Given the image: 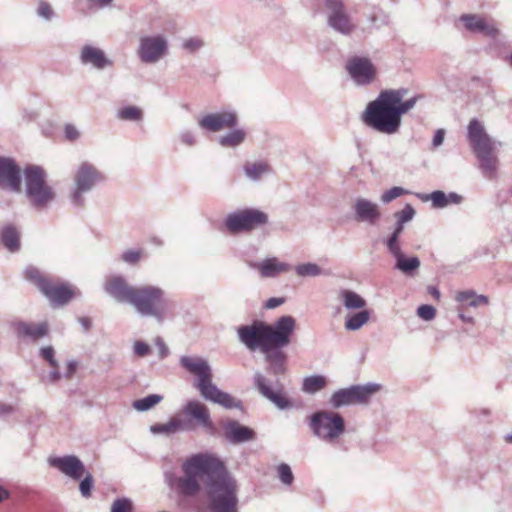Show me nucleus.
<instances>
[{
  "mask_svg": "<svg viewBox=\"0 0 512 512\" xmlns=\"http://www.w3.org/2000/svg\"><path fill=\"white\" fill-rule=\"evenodd\" d=\"M295 329V318L284 315L272 324L254 320L251 324L241 325L237 335L249 351L259 350L268 364L267 372L278 376L286 372L287 354L283 348L291 343Z\"/></svg>",
  "mask_w": 512,
  "mask_h": 512,
  "instance_id": "nucleus-1",
  "label": "nucleus"
},
{
  "mask_svg": "<svg viewBox=\"0 0 512 512\" xmlns=\"http://www.w3.org/2000/svg\"><path fill=\"white\" fill-rule=\"evenodd\" d=\"M203 485L212 512H237V482L223 461L213 454Z\"/></svg>",
  "mask_w": 512,
  "mask_h": 512,
  "instance_id": "nucleus-2",
  "label": "nucleus"
},
{
  "mask_svg": "<svg viewBox=\"0 0 512 512\" xmlns=\"http://www.w3.org/2000/svg\"><path fill=\"white\" fill-rule=\"evenodd\" d=\"M399 98L396 93H388L387 89L379 93L377 98L368 103L362 121L371 129L385 135L399 132L402 120L396 109Z\"/></svg>",
  "mask_w": 512,
  "mask_h": 512,
  "instance_id": "nucleus-3",
  "label": "nucleus"
},
{
  "mask_svg": "<svg viewBox=\"0 0 512 512\" xmlns=\"http://www.w3.org/2000/svg\"><path fill=\"white\" fill-rule=\"evenodd\" d=\"M179 362L181 367L196 378L194 386L205 400L228 409L238 407L230 394L221 391L212 382V369L206 359L199 356H181Z\"/></svg>",
  "mask_w": 512,
  "mask_h": 512,
  "instance_id": "nucleus-4",
  "label": "nucleus"
},
{
  "mask_svg": "<svg viewBox=\"0 0 512 512\" xmlns=\"http://www.w3.org/2000/svg\"><path fill=\"white\" fill-rule=\"evenodd\" d=\"M467 136L482 174L487 179H494L498 167V158L495 155L496 141L487 134L484 125L477 119L469 122Z\"/></svg>",
  "mask_w": 512,
  "mask_h": 512,
  "instance_id": "nucleus-5",
  "label": "nucleus"
},
{
  "mask_svg": "<svg viewBox=\"0 0 512 512\" xmlns=\"http://www.w3.org/2000/svg\"><path fill=\"white\" fill-rule=\"evenodd\" d=\"M211 454L197 453L187 458L182 464L183 476L173 482L175 491L184 497H193L201 490L199 479L207 476Z\"/></svg>",
  "mask_w": 512,
  "mask_h": 512,
  "instance_id": "nucleus-6",
  "label": "nucleus"
},
{
  "mask_svg": "<svg viewBox=\"0 0 512 512\" xmlns=\"http://www.w3.org/2000/svg\"><path fill=\"white\" fill-rule=\"evenodd\" d=\"M25 193L30 205L37 211L47 209L54 201L56 193L46 183L45 170L37 165L27 166L24 170Z\"/></svg>",
  "mask_w": 512,
  "mask_h": 512,
  "instance_id": "nucleus-7",
  "label": "nucleus"
},
{
  "mask_svg": "<svg viewBox=\"0 0 512 512\" xmlns=\"http://www.w3.org/2000/svg\"><path fill=\"white\" fill-rule=\"evenodd\" d=\"M130 305L142 316L155 318L162 322L169 309L165 292L157 286H142L135 288Z\"/></svg>",
  "mask_w": 512,
  "mask_h": 512,
  "instance_id": "nucleus-8",
  "label": "nucleus"
},
{
  "mask_svg": "<svg viewBox=\"0 0 512 512\" xmlns=\"http://www.w3.org/2000/svg\"><path fill=\"white\" fill-rule=\"evenodd\" d=\"M269 216L256 208H245L232 212L225 218L224 224L231 234L251 232L267 225Z\"/></svg>",
  "mask_w": 512,
  "mask_h": 512,
  "instance_id": "nucleus-9",
  "label": "nucleus"
},
{
  "mask_svg": "<svg viewBox=\"0 0 512 512\" xmlns=\"http://www.w3.org/2000/svg\"><path fill=\"white\" fill-rule=\"evenodd\" d=\"M310 427L314 434L328 442L338 439L345 431L343 417L335 412L319 411L312 415Z\"/></svg>",
  "mask_w": 512,
  "mask_h": 512,
  "instance_id": "nucleus-10",
  "label": "nucleus"
},
{
  "mask_svg": "<svg viewBox=\"0 0 512 512\" xmlns=\"http://www.w3.org/2000/svg\"><path fill=\"white\" fill-rule=\"evenodd\" d=\"M380 388L381 385L377 383L352 385L334 392L331 396L330 403L334 408L353 404H364L367 403Z\"/></svg>",
  "mask_w": 512,
  "mask_h": 512,
  "instance_id": "nucleus-11",
  "label": "nucleus"
},
{
  "mask_svg": "<svg viewBox=\"0 0 512 512\" xmlns=\"http://www.w3.org/2000/svg\"><path fill=\"white\" fill-rule=\"evenodd\" d=\"M103 180L102 174L88 162L82 163L75 174V190L71 195V201L76 206L84 204L83 194L91 191L99 182Z\"/></svg>",
  "mask_w": 512,
  "mask_h": 512,
  "instance_id": "nucleus-12",
  "label": "nucleus"
},
{
  "mask_svg": "<svg viewBox=\"0 0 512 512\" xmlns=\"http://www.w3.org/2000/svg\"><path fill=\"white\" fill-rule=\"evenodd\" d=\"M253 383L257 391L279 409H286L291 406L290 401L282 394V384L278 379L273 380L256 371L253 376Z\"/></svg>",
  "mask_w": 512,
  "mask_h": 512,
  "instance_id": "nucleus-13",
  "label": "nucleus"
},
{
  "mask_svg": "<svg viewBox=\"0 0 512 512\" xmlns=\"http://www.w3.org/2000/svg\"><path fill=\"white\" fill-rule=\"evenodd\" d=\"M168 42L163 35L144 36L140 38L137 55L143 63L154 64L165 56Z\"/></svg>",
  "mask_w": 512,
  "mask_h": 512,
  "instance_id": "nucleus-14",
  "label": "nucleus"
},
{
  "mask_svg": "<svg viewBox=\"0 0 512 512\" xmlns=\"http://www.w3.org/2000/svg\"><path fill=\"white\" fill-rule=\"evenodd\" d=\"M325 7L328 11V24L332 29L343 35L354 32L356 25L347 14L341 0H326Z\"/></svg>",
  "mask_w": 512,
  "mask_h": 512,
  "instance_id": "nucleus-15",
  "label": "nucleus"
},
{
  "mask_svg": "<svg viewBox=\"0 0 512 512\" xmlns=\"http://www.w3.org/2000/svg\"><path fill=\"white\" fill-rule=\"evenodd\" d=\"M238 123L237 114L232 110H222L207 113L201 116L197 124L206 132L216 133L225 129H232Z\"/></svg>",
  "mask_w": 512,
  "mask_h": 512,
  "instance_id": "nucleus-16",
  "label": "nucleus"
},
{
  "mask_svg": "<svg viewBox=\"0 0 512 512\" xmlns=\"http://www.w3.org/2000/svg\"><path fill=\"white\" fill-rule=\"evenodd\" d=\"M351 210L353 212V219L358 223H366L374 226L381 219L380 207L376 202H373L365 197H356L352 203Z\"/></svg>",
  "mask_w": 512,
  "mask_h": 512,
  "instance_id": "nucleus-17",
  "label": "nucleus"
},
{
  "mask_svg": "<svg viewBox=\"0 0 512 512\" xmlns=\"http://www.w3.org/2000/svg\"><path fill=\"white\" fill-rule=\"evenodd\" d=\"M346 70L358 85L370 84L375 77V67L367 57L354 56L346 63Z\"/></svg>",
  "mask_w": 512,
  "mask_h": 512,
  "instance_id": "nucleus-18",
  "label": "nucleus"
},
{
  "mask_svg": "<svg viewBox=\"0 0 512 512\" xmlns=\"http://www.w3.org/2000/svg\"><path fill=\"white\" fill-rule=\"evenodd\" d=\"M49 464L74 480H80L85 474L83 462L75 455L50 458Z\"/></svg>",
  "mask_w": 512,
  "mask_h": 512,
  "instance_id": "nucleus-19",
  "label": "nucleus"
},
{
  "mask_svg": "<svg viewBox=\"0 0 512 512\" xmlns=\"http://www.w3.org/2000/svg\"><path fill=\"white\" fill-rule=\"evenodd\" d=\"M79 61L82 65L90 66L96 70H104L113 65V61L106 56L102 49L90 44L81 48Z\"/></svg>",
  "mask_w": 512,
  "mask_h": 512,
  "instance_id": "nucleus-20",
  "label": "nucleus"
},
{
  "mask_svg": "<svg viewBox=\"0 0 512 512\" xmlns=\"http://www.w3.org/2000/svg\"><path fill=\"white\" fill-rule=\"evenodd\" d=\"M224 437L231 444L253 441L256 433L253 429L240 424L236 420H228L223 424Z\"/></svg>",
  "mask_w": 512,
  "mask_h": 512,
  "instance_id": "nucleus-21",
  "label": "nucleus"
},
{
  "mask_svg": "<svg viewBox=\"0 0 512 512\" xmlns=\"http://www.w3.org/2000/svg\"><path fill=\"white\" fill-rule=\"evenodd\" d=\"M183 413L194 419L202 428L213 434L215 426L210 418L208 408L198 400H191L183 407Z\"/></svg>",
  "mask_w": 512,
  "mask_h": 512,
  "instance_id": "nucleus-22",
  "label": "nucleus"
},
{
  "mask_svg": "<svg viewBox=\"0 0 512 512\" xmlns=\"http://www.w3.org/2000/svg\"><path fill=\"white\" fill-rule=\"evenodd\" d=\"M20 168L13 159L0 156V185L18 192L20 190Z\"/></svg>",
  "mask_w": 512,
  "mask_h": 512,
  "instance_id": "nucleus-23",
  "label": "nucleus"
},
{
  "mask_svg": "<svg viewBox=\"0 0 512 512\" xmlns=\"http://www.w3.org/2000/svg\"><path fill=\"white\" fill-rule=\"evenodd\" d=\"M10 327L19 339L37 341L45 337L48 333L47 323L34 324L21 320H13L10 322Z\"/></svg>",
  "mask_w": 512,
  "mask_h": 512,
  "instance_id": "nucleus-24",
  "label": "nucleus"
},
{
  "mask_svg": "<svg viewBox=\"0 0 512 512\" xmlns=\"http://www.w3.org/2000/svg\"><path fill=\"white\" fill-rule=\"evenodd\" d=\"M136 287L129 286L126 280L121 276H113L109 278L104 286L108 295L118 302L130 304L131 298Z\"/></svg>",
  "mask_w": 512,
  "mask_h": 512,
  "instance_id": "nucleus-25",
  "label": "nucleus"
},
{
  "mask_svg": "<svg viewBox=\"0 0 512 512\" xmlns=\"http://www.w3.org/2000/svg\"><path fill=\"white\" fill-rule=\"evenodd\" d=\"M41 292L52 305H64L74 296V291L66 284H54L51 281L41 283Z\"/></svg>",
  "mask_w": 512,
  "mask_h": 512,
  "instance_id": "nucleus-26",
  "label": "nucleus"
},
{
  "mask_svg": "<svg viewBox=\"0 0 512 512\" xmlns=\"http://www.w3.org/2000/svg\"><path fill=\"white\" fill-rule=\"evenodd\" d=\"M417 196L424 202L430 200L432 202V207L435 209L445 208L449 205H459L463 201L462 195L456 192L446 194L441 190L433 191L430 194H418Z\"/></svg>",
  "mask_w": 512,
  "mask_h": 512,
  "instance_id": "nucleus-27",
  "label": "nucleus"
},
{
  "mask_svg": "<svg viewBox=\"0 0 512 512\" xmlns=\"http://www.w3.org/2000/svg\"><path fill=\"white\" fill-rule=\"evenodd\" d=\"M258 269L261 277L263 278H274L282 273H287L292 269V266L288 263L281 262L276 257H271L263 260L260 263L252 265Z\"/></svg>",
  "mask_w": 512,
  "mask_h": 512,
  "instance_id": "nucleus-28",
  "label": "nucleus"
},
{
  "mask_svg": "<svg viewBox=\"0 0 512 512\" xmlns=\"http://www.w3.org/2000/svg\"><path fill=\"white\" fill-rule=\"evenodd\" d=\"M460 20L464 23L465 28L473 33H483L486 35H492L495 29L488 25L484 19L477 15H462Z\"/></svg>",
  "mask_w": 512,
  "mask_h": 512,
  "instance_id": "nucleus-29",
  "label": "nucleus"
},
{
  "mask_svg": "<svg viewBox=\"0 0 512 512\" xmlns=\"http://www.w3.org/2000/svg\"><path fill=\"white\" fill-rule=\"evenodd\" d=\"M245 176L251 181H259L271 172L270 165L265 161L247 162L243 166Z\"/></svg>",
  "mask_w": 512,
  "mask_h": 512,
  "instance_id": "nucleus-30",
  "label": "nucleus"
},
{
  "mask_svg": "<svg viewBox=\"0 0 512 512\" xmlns=\"http://www.w3.org/2000/svg\"><path fill=\"white\" fill-rule=\"evenodd\" d=\"M387 91H388V93L398 94L399 101L396 104V109H397L401 119L404 114H406L411 109H413L415 107V105L417 104V102L423 98L422 95H415L407 100H404V97L407 94V89H404V88L387 89Z\"/></svg>",
  "mask_w": 512,
  "mask_h": 512,
  "instance_id": "nucleus-31",
  "label": "nucleus"
},
{
  "mask_svg": "<svg viewBox=\"0 0 512 512\" xmlns=\"http://www.w3.org/2000/svg\"><path fill=\"white\" fill-rule=\"evenodd\" d=\"M1 241L10 252H16L20 249V233L13 225L3 227Z\"/></svg>",
  "mask_w": 512,
  "mask_h": 512,
  "instance_id": "nucleus-32",
  "label": "nucleus"
},
{
  "mask_svg": "<svg viewBox=\"0 0 512 512\" xmlns=\"http://www.w3.org/2000/svg\"><path fill=\"white\" fill-rule=\"evenodd\" d=\"M339 296L344 307L348 310H364L363 308L366 306L365 299L352 290L343 289Z\"/></svg>",
  "mask_w": 512,
  "mask_h": 512,
  "instance_id": "nucleus-33",
  "label": "nucleus"
},
{
  "mask_svg": "<svg viewBox=\"0 0 512 512\" xmlns=\"http://www.w3.org/2000/svg\"><path fill=\"white\" fill-rule=\"evenodd\" d=\"M185 422L178 417L171 418L167 423L155 424L150 427V431L154 434H174L180 430H186Z\"/></svg>",
  "mask_w": 512,
  "mask_h": 512,
  "instance_id": "nucleus-34",
  "label": "nucleus"
},
{
  "mask_svg": "<svg viewBox=\"0 0 512 512\" xmlns=\"http://www.w3.org/2000/svg\"><path fill=\"white\" fill-rule=\"evenodd\" d=\"M246 139V132L243 129H233L220 136L218 143L224 148H235L241 145Z\"/></svg>",
  "mask_w": 512,
  "mask_h": 512,
  "instance_id": "nucleus-35",
  "label": "nucleus"
},
{
  "mask_svg": "<svg viewBox=\"0 0 512 512\" xmlns=\"http://www.w3.org/2000/svg\"><path fill=\"white\" fill-rule=\"evenodd\" d=\"M369 318L370 313L368 310H360L357 313L346 316L344 327L348 331H357L369 321Z\"/></svg>",
  "mask_w": 512,
  "mask_h": 512,
  "instance_id": "nucleus-36",
  "label": "nucleus"
},
{
  "mask_svg": "<svg viewBox=\"0 0 512 512\" xmlns=\"http://www.w3.org/2000/svg\"><path fill=\"white\" fill-rule=\"evenodd\" d=\"M456 300L462 303H466L471 307H477L480 305L488 304V297L485 295H477L472 290L461 291L457 294Z\"/></svg>",
  "mask_w": 512,
  "mask_h": 512,
  "instance_id": "nucleus-37",
  "label": "nucleus"
},
{
  "mask_svg": "<svg viewBox=\"0 0 512 512\" xmlns=\"http://www.w3.org/2000/svg\"><path fill=\"white\" fill-rule=\"evenodd\" d=\"M327 384L326 378L321 375H312L304 378L302 390L308 394H314L322 390Z\"/></svg>",
  "mask_w": 512,
  "mask_h": 512,
  "instance_id": "nucleus-38",
  "label": "nucleus"
},
{
  "mask_svg": "<svg viewBox=\"0 0 512 512\" xmlns=\"http://www.w3.org/2000/svg\"><path fill=\"white\" fill-rule=\"evenodd\" d=\"M294 270L300 277H317L328 274L318 264L312 262L298 264L295 266Z\"/></svg>",
  "mask_w": 512,
  "mask_h": 512,
  "instance_id": "nucleus-39",
  "label": "nucleus"
},
{
  "mask_svg": "<svg viewBox=\"0 0 512 512\" xmlns=\"http://www.w3.org/2000/svg\"><path fill=\"white\" fill-rule=\"evenodd\" d=\"M420 264L421 263L418 257L413 256L407 258L403 254L396 260L395 268L406 275H412V273L420 267Z\"/></svg>",
  "mask_w": 512,
  "mask_h": 512,
  "instance_id": "nucleus-40",
  "label": "nucleus"
},
{
  "mask_svg": "<svg viewBox=\"0 0 512 512\" xmlns=\"http://www.w3.org/2000/svg\"><path fill=\"white\" fill-rule=\"evenodd\" d=\"M162 398L163 397L161 395L150 394L144 398L135 400L133 402V407L140 412L148 411L156 404L160 403Z\"/></svg>",
  "mask_w": 512,
  "mask_h": 512,
  "instance_id": "nucleus-41",
  "label": "nucleus"
},
{
  "mask_svg": "<svg viewBox=\"0 0 512 512\" xmlns=\"http://www.w3.org/2000/svg\"><path fill=\"white\" fill-rule=\"evenodd\" d=\"M118 118L127 121H139L142 119V111L136 106H128L118 112Z\"/></svg>",
  "mask_w": 512,
  "mask_h": 512,
  "instance_id": "nucleus-42",
  "label": "nucleus"
},
{
  "mask_svg": "<svg viewBox=\"0 0 512 512\" xmlns=\"http://www.w3.org/2000/svg\"><path fill=\"white\" fill-rule=\"evenodd\" d=\"M36 14L38 17L44 19L45 21H50L54 18L55 12L52 6L44 0H40L36 9Z\"/></svg>",
  "mask_w": 512,
  "mask_h": 512,
  "instance_id": "nucleus-43",
  "label": "nucleus"
},
{
  "mask_svg": "<svg viewBox=\"0 0 512 512\" xmlns=\"http://www.w3.org/2000/svg\"><path fill=\"white\" fill-rule=\"evenodd\" d=\"M111 512H133V503L129 498H117L111 505Z\"/></svg>",
  "mask_w": 512,
  "mask_h": 512,
  "instance_id": "nucleus-44",
  "label": "nucleus"
},
{
  "mask_svg": "<svg viewBox=\"0 0 512 512\" xmlns=\"http://www.w3.org/2000/svg\"><path fill=\"white\" fill-rule=\"evenodd\" d=\"M277 474H278L280 481L284 485L289 486L293 483L294 475H293L292 470L288 464L282 463V464L278 465Z\"/></svg>",
  "mask_w": 512,
  "mask_h": 512,
  "instance_id": "nucleus-45",
  "label": "nucleus"
},
{
  "mask_svg": "<svg viewBox=\"0 0 512 512\" xmlns=\"http://www.w3.org/2000/svg\"><path fill=\"white\" fill-rule=\"evenodd\" d=\"M25 277L35 283L39 290L41 291V283L48 282L49 280L45 278L41 272L35 267H27L25 269Z\"/></svg>",
  "mask_w": 512,
  "mask_h": 512,
  "instance_id": "nucleus-46",
  "label": "nucleus"
},
{
  "mask_svg": "<svg viewBox=\"0 0 512 512\" xmlns=\"http://www.w3.org/2000/svg\"><path fill=\"white\" fill-rule=\"evenodd\" d=\"M406 193H407V191L404 188L395 186V187H392L389 190L385 191L381 195L380 200L383 203L387 204Z\"/></svg>",
  "mask_w": 512,
  "mask_h": 512,
  "instance_id": "nucleus-47",
  "label": "nucleus"
},
{
  "mask_svg": "<svg viewBox=\"0 0 512 512\" xmlns=\"http://www.w3.org/2000/svg\"><path fill=\"white\" fill-rule=\"evenodd\" d=\"M93 486H94L93 476L91 475L90 472H87L79 485L81 495L85 498L90 497L91 490H92Z\"/></svg>",
  "mask_w": 512,
  "mask_h": 512,
  "instance_id": "nucleus-48",
  "label": "nucleus"
},
{
  "mask_svg": "<svg viewBox=\"0 0 512 512\" xmlns=\"http://www.w3.org/2000/svg\"><path fill=\"white\" fill-rule=\"evenodd\" d=\"M415 215V210L410 204H406L405 207L395 213V218L398 222L406 224L411 221Z\"/></svg>",
  "mask_w": 512,
  "mask_h": 512,
  "instance_id": "nucleus-49",
  "label": "nucleus"
},
{
  "mask_svg": "<svg viewBox=\"0 0 512 512\" xmlns=\"http://www.w3.org/2000/svg\"><path fill=\"white\" fill-rule=\"evenodd\" d=\"M204 45L205 42L203 39L199 37H190L183 42L182 47L188 52L193 53L204 47Z\"/></svg>",
  "mask_w": 512,
  "mask_h": 512,
  "instance_id": "nucleus-50",
  "label": "nucleus"
},
{
  "mask_svg": "<svg viewBox=\"0 0 512 512\" xmlns=\"http://www.w3.org/2000/svg\"><path fill=\"white\" fill-rule=\"evenodd\" d=\"M417 315L425 321H431L435 318L436 309L428 304H424L418 307Z\"/></svg>",
  "mask_w": 512,
  "mask_h": 512,
  "instance_id": "nucleus-51",
  "label": "nucleus"
},
{
  "mask_svg": "<svg viewBox=\"0 0 512 512\" xmlns=\"http://www.w3.org/2000/svg\"><path fill=\"white\" fill-rule=\"evenodd\" d=\"M55 351L52 346H46L40 349V356L45 359L52 368H58V361L54 357Z\"/></svg>",
  "mask_w": 512,
  "mask_h": 512,
  "instance_id": "nucleus-52",
  "label": "nucleus"
},
{
  "mask_svg": "<svg viewBox=\"0 0 512 512\" xmlns=\"http://www.w3.org/2000/svg\"><path fill=\"white\" fill-rule=\"evenodd\" d=\"M141 256V250H127L122 254L121 258L124 262L128 264H136L141 259Z\"/></svg>",
  "mask_w": 512,
  "mask_h": 512,
  "instance_id": "nucleus-53",
  "label": "nucleus"
},
{
  "mask_svg": "<svg viewBox=\"0 0 512 512\" xmlns=\"http://www.w3.org/2000/svg\"><path fill=\"white\" fill-rule=\"evenodd\" d=\"M134 354L138 357H146L150 354V346L143 341H136L133 345Z\"/></svg>",
  "mask_w": 512,
  "mask_h": 512,
  "instance_id": "nucleus-54",
  "label": "nucleus"
},
{
  "mask_svg": "<svg viewBox=\"0 0 512 512\" xmlns=\"http://www.w3.org/2000/svg\"><path fill=\"white\" fill-rule=\"evenodd\" d=\"M65 138L69 141H76L80 137V132L73 124H66L64 128Z\"/></svg>",
  "mask_w": 512,
  "mask_h": 512,
  "instance_id": "nucleus-55",
  "label": "nucleus"
},
{
  "mask_svg": "<svg viewBox=\"0 0 512 512\" xmlns=\"http://www.w3.org/2000/svg\"><path fill=\"white\" fill-rule=\"evenodd\" d=\"M179 139L181 143L187 146H194L196 144L195 134L190 130L182 131L179 134Z\"/></svg>",
  "mask_w": 512,
  "mask_h": 512,
  "instance_id": "nucleus-56",
  "label": "nucleus"
},
{
  "mask_svg": "<svg viewBox=\"0 0 512 512\" xmlns=\"http://www.w3.org/2000/svg\"><path fill=\"white\" fill-rule=\"evenodd\" d=\"M155 345L159 350V358L161 360L165 359L169 355V349L165 344L164 340L161 337H156Z\"/></svg>",
  "mask_w": 512,
  "mask_h": 512,
  "instance_id": "nucleus-57",
  "label": "nucleus"
},
{
  "mask_svg": "<svg viewBox=\"0 0 512 512\" xmlns=\"http://www.w3.org/2000/svg\"><path fill=\"white\" fill-rule=\"evenodd\" d=\"M445 137V130L444 129H438L433 137L432 145L434 148L439 147L443 144Z\"/></svg>",
  "mask_w": 512,
  "mask_h": 512,
  "instance_id": "nucleus-58",
  "label": "nucleus"
},
{
  "mask_svg": "<svg viewBox=\"0 0 512 512\" xmlns=\"http://www.w3.org/2000/svg\"><path fill=\"white\" fill-rule=\"evenodd\" d=\"M388 251L390 252V254L397 260L398 258H400L402 255H403V252L401 250V247H400V244L399 243H395V244H387L386 245Z\"/></svg>",
  "mask_w": 512,
  "mask_h": 512,
  "instance_id": "nucleus-59",
  "label": "nucleus"
},
{
  "mask_svg": "<svg viewBox=\"0 0 512 512\" xmlns=\"http://www.w3.org/2000/svg\"><path fill=\"white\" fill-rule=\"evenodd\" d=\"M283 303H284L283 298L273 297V298L268 299V301L266 302V308L274 309V308L282 305Z\"/></svg>",
  "mask_w": 512,
  "mask_h": 512,
  "instance_id": "nucleus-60",
  "label": "nucleus"
},
{
  "mask_svg": "<svg viewBox=\"0 0 512 512\" xmlns=\"http://www.w3.org/2000/svg\"><path fill=\"white\" fill-rule=\"evenodd\" d=\"M60 378H61V374L58 371V368H53V370L47 376V380L50 383H56L57 381L60 380Z\"/></svg>",
  "mask_w": 512,
  "mask_h": 512,
  "instance_id": "nucleus-61",
  "label": "nucleus"
},
{
  "mask_svg": "<svg viewBox=\"0 0 512 512\" xmlns=\"http://www.w3.org/2000/svg\"><path fill=\"white\" fill-rule=\"evenodd\" d=\"M13 412V406L0 402V415H8Z\"/></svg>",
  "mask_w": 512,
  "mask_h": 512,
  "instance_id": "nucleus-62",
  "label": "nucleus"
},
{
  "mask_svg": "<svg viewBox=\"0 0 512 512\" xmlns=\"http://www.w3.org/2000/svg\"><path fill=\"white\" fill-rule=\"evenodd\" d=\"M399 238L400 235L392 232V234L384 241V243L385 245L399 243Z\"/></svg>",
  "mask_w": 512,
  "mask_h": 512,
  "instance_id": "nucleus-63",
  "label": "nucleus"
},
{
  "mask_svg": "<svg viewBox=\"0 0 512 512\" xmlns=\"http://www.w3.org/2000/svg\"><path fill=\"white\" fill-rule=\"evenodd\" d=\"M75 370H76V362L70 361L68 363L66 377H71L74 374Z\"/></svg>",
  "mask_w": 512,
  "mask_h": 512,
  "instance_id": "nucleus-64",
  "label": "nucleus"
}]
</instances>
